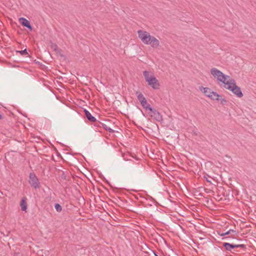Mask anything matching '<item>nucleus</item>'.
<instances>
[{
	"mask_svg": "<svg viewBox=\"0 0 256 256\" xmlns=\"http://www.w3.org/2000/svg\"><path fill=\"white\" fill-rule=\"evenodd\" d=\"M29 182L31 186L34 188H36L40 187L39 180L34 172H30V174Z\"/></svg>",
	"mask_w": 256,
	"mask_h": 256,
	"instance_id": "obj_5",
	"label": "nucleus"
},
{
	"mask_svg": "<svg viewBox=\"0 0 256 256\" xmlns=\"http://www.w3.org/2000/svg\"><path fill=\"white\" fill-rule=\"evenodd\" d=\"M19 22L22 26L27 28L30 30H32V28L30 24V22L24 18H19Z\"/></svg>",
	"mask_w": 256,
	"mask_h": 256,
	"instance_id": "obj_9",
	"label": "nucleus"
},
{
	"mask_svg": "<svg viewBox=\"0 0 256 256\" xmlns=\"http://www.w3.org/2000/svg\"><path fill=\"white\" fill-rule=\"evenodd\" d=\"M124 156V159L125 160H128V158H126V157H124V156Z\"/></svg>",
	"mask_w": 256,
	"mask_h": 256,
	"instance_id": "obj_26",
	"label": "nucleus"
},
{
	"mask_svg": "<svg viewBox=\"0 0 256 256\" xmlns=\"http://www.w3.org/2000/svg\"><path fill=\"white\" fill-rule=\"evenodd\" d=\"M160 41L154 36H152L148 45H150L152 48H158L160 46Z\"/></svg>",
	"mask_w": 256,
	"mask_h": 256,
	"instance_id": "obj_8",
	"label": "nucleus"
},
{
	"mask_svg": "<svg viewBox=\"0 0 256 256\" xmlns=\"http://www.w3.org/2000/svg\"><path fill=\"white\" fill-rule=\"evenodd\" d=\"M219 100H220V103L222 105H224L226 104V100L224 98H221Z\"/></svg>",
	"mask_w": 256,
	"mask_h": 256,
	"instance_id": "obj_22",
	"label": "nucleus"
},
{
	"mask_svg": "<svg viewBox=\"0 0 256 256\" xmlns=\"http://www.w3.org/2000/svg\"><path fill=\"white\" fill-rule=\"evenodd\" d=\"M141 105L146 111H149L152 108L150 105L147 102L146 100L142 103Z\"/></svg>",
	"mask_w": 256,
	"mask_h": 256,
	"instance_id": "obj_17",
	"label": "nucleus"
},
{
	"mask_svg": "<svg viewBox=\"0 0 256 256\" xmlns=\"http://www.w3.org/2000/svg\"><path fill=\"white\" fill-rule=\"evenodd\" d=\"M16 52H18L22 55H26L28 54L26 49L22 50H17Z\"/></svg>",
	"mask_w": 256,
	"mask_h": 256,
	"instance_id": "obj_21",
	"label": "nucleus"
},
{
	"mask_svg": "<svg viewBox=\"0 0 256 256\" xmlns=\"http://www.w3.org/2000/svg\"><path fill=\"white\" fill-rule=\"evenodd\" d=\"M138 38L141 40L142 43L148 45V42L152 36L150 33L145 30H139L138 31Z\"/></svg>",
	"mask_w": 256,
	"mask_h": 256,
	"instance_id": "obj_4",
	"label": "nucleus"
},
{
	"mask_svg": "<svg viewBox=\"0 0 256 256\" xmlns=\"http://www.w3.org/2000/svg\"><path fill=\"white\" fill-rule=\"evenodd\" d=\"M148 114L151 117L158 122H160L162 120V116L160 114V112L152 108L148 111Z\"/></svg>",
	"mask_w": 256,
	"mask_h": 256,
	"instance_id": "obj_7",
	"label": "nucleus"
},
{
	"mask_svg": "<svg viewBox=\"0 0 256 256\" xmlns=\"http://www.w3.org/2000/svg\"><path fill=\"white\" fill-rule=\"evenodd\" d=\"M226 84V86H224V88L231 90L237 97H242L243 94L240 88L236 85V82L233 78L230 79Z\"/></svg>",
	"mask_w": 256,
	"mask_h": 256,
	"instance_id": "obj_3",
	"label": "nucleus"
},
{
	"mask_svg": "<svg viewBox=\"0 0 256 256\" xmlns=\"http://www.w3.org/2000/svg\"><path fill=\"white\" fill-rule=\"evenodd\" d=\"M84 112L86 118L91 122H95L96 126L97 124V122L98 121L96 120V118L93 116L88 110L84 109Z\"/></svg>",
	"mask_w": 256,
	"mask_h": 256,
	"instance_id": "obj_10",
	"label": "nucleus"
},
{
	"mask_svg": "<svg viewBox=\"0 0 256 256\" xmlns=\"http://www.w3.org/2000/svg\"><path fill=\"white\" fill-rule=\"evenodd\" d=\"M210 74L219 82H221L224 86L227 84L230 79L232 78L230 76L225 75L222 72L215 68H211Z\"/></svg>",
	"mask_w": 256,
	"mask_h": 256,
	"instance_id": "obj_2",
	"label": "nucleus"
},
{
	"mask_svg": "<svg viewBox=\"0 0 256 256\" xmlns=\"http://www.w3.org/2000/svg\"><path fill=\"white\" fill-rule=\"evenodd\" d=\"M136 94L137 96V98L139 102H140V104L146 100L143 94H142L141 92H136Z\"/></svg>",
	"mask_w": 256,
	"mask_h": 256,
	"instance_id": "obj_14",
	"label": "nucleus"
},
{
	"mask_svg": "<svg viewBox=\"0 0 256 256\" xmlns=\"http://www.w3.org/2000/svg\"><path fill=\"white\" fill-rule=\"evenodd\" d=\"M138 167L140 168H142V164H138Z\"/></svg>",
	"mask_w": 256,
	"mask_h": 256,
	"instance_id": "obj_23",
	"label": "nucleus"
},
{
	"mask_svg": "<svg viewBox=\"0 0 256 256\" xmlns=\"http://www.w3.org/2000/svg\"><path fill=\"white\" fill-rule=\"evenodd\" d=\"M101 126L103 127V128L106 130V131H108L110 132H114V130H112L106 124L100 122H97V124L96 126Z\"/></svg>",
	"mask_w": 256,
	"mask_h": 256,
	"instance_id": "obj_13",
	"label": "nucleus"
},
{
	"mask_svg": "<svg viewBox=\"0 0 256 256\" xmlns=\"http://www.w3.org/2000/svg\"><path fill=\"white\" fill-rule=\"evenodd\" d=\"M21 210L22 211H26L27 209V204L25 198H22L20 202Z\"/></svg>",
	"mask_w": 256,
	"mask_h": 256,
	"instance_id": "obj_18",
	"label": "nucleus"
},
{
	"mask_svg": "<svg viewBox=\"0 0 256 256\" xmlns=\"http://www.w3.org/2000/svg\"><path fill=\"white\" fill-rule=\"evenodd\" d=\"M206 182H210V183H211V181H210L209 180H208V178L206 179Z\"/></svg>",
	"mask_w": 256,
	"mask_h": 256,
	"instance_id": "obj_24",
	"label": "nucleus"
},
{
	"mask_svg": "<svg viewBox=\"0 0 256 256\" xmlns=\"http://www.w3.org/2000/svg\"><path fill=\"white\" fill-rule=\"evenodd\" d=\"M219 234L222 236H224L228 234H232V236H234L236 234V230H229L227 231L226 232L219 233Z\"/></svg>",
	"mask_w": 256,
	"mask_h": 256,
	"instance_id": "obj_16",
	"label": "nucleus"
},
{
	"mask_svg": "<svg viewBox=\"0 0 256 256\" xmlns=\"http://www.w3.org/2000/svg\"><path fill=\"white\" fill-rule=\"evenodd\" d=\"M223 246L226 250L230 252H232V251L234 249V248H244V244H236L228 242H224L223 244Z\"/></svg>",
	"mask_w": 256,
	"mask_h": 256,
	"instance_id": "obj_6",
	"label": "nucleus"
},
{
	"mask_svg": "<svg viewBox=\"0 0 256 256\" xmlns=\"http://www.w3.org/2000/svg\"><path fill=\"white\" fill-rule=\"evenodd\" d=\"M16 256H19L18 254H17Z\"/></svg>",
	"mask_w": 256,
	"mask_h": 256,
	"instance_id": "obj_27",
	"label": "nucleus"
},
{
	"mask_svg": "<svg viewBox=\"0 0 256 256\" xmlns=\"http://www.w3.org/2000/svg\"><path fill=\"white\" fill-rule=\"evenodd\" d=\"M246 247L244 244V248H234V250L232 252V254H239L244 252L246 250Z\"/></svg>",
	"mask_w": 256,
	"mask_h": 256,
	"instance_id": "obj_12",
	"label": "nucleus"
},
{
	"mask_svg": "<svg viewBox=\"0 0 256 256\" xmlns=\"http://www.w3.org/2000/svg\"><path fill=\"white\" fill-rule=\"evenodd\" d=\"M2 118V116L0 114V120Z\"/></svg>",
	"mask_w": 256,
	"mask_h": 256,
	"instance_id": "obj_25",
	"label": "nucleus"
},
{
	"mask_svg": "<svg viewBox=\"0 0 256 256\" xmlns=\"http://www.w3.org/2000/svg\"><path fill=\"white\" fill-rule=\"evenodd\" d=\"M51 48L54 50L56 53H59L61 51L60 49L57 46L56 44L54 43H52L51 44Z\"/></svg>",
	"mask_w": 256,
	"mask_h": 256,
	"instance_id": "obj_19",
	"label": "nucleus"
},
{
	"mask_svg": "<svg viewBox=\"0 0 256 256\" xmlns=\"http://www.w3.org/2000/svg\"><path fill=\"white\" fill-rule=\"evenodd\" d=\"M143 75L146 82H147L149 86L154 90L160 88V84L152 72L145 70L143 72Z\"/></svg>",
	"mask_w": 256,
	"mask_h": 256,
	"instance_id": "obj_1",
	"label": "nucleus"
},
{
	"mask_svg": "<svg viewBox=\"0 0 256 256\" xmlns=\"http://www.w3.org/2000/svg\"><path fill=\"white\" fill-rule=\"evenodd\" d=\"M199 90L202 92L206 96H207L208 98L210 96V94H211V93L212 92L211 90L209 88H207V87L204 88L202 86L199 87Z\"/></svg>",
	"mask_w": 256,
	"mask_h": 256,
	"instance_id": "obj_11",
	"label": "nucleus"
},
{
	"mask_svg": "<svg viewBox=\"0 0 256 256\" xmlns=\"http://www.w3.org/2000/svg\"><path fill=\"white\" fill-rule=\"evenodd\" d=\"M54 208L58 212H61L62 210V207L59 204H56L54 206Z\"/></svg>",
	"mask_w": 256,
	"mask_h": 256,
	"instance_id": "obj_20",
	"label": "nucleus"
},
{
	"mask_svg": "<svg viewBox=\"0 0 256 256\" xmlns=\"http://www.w3.org/2000/svg\"><path fill=\"white\" fill-rule=\"evenodd\" d=\"M220 95H219L216 92L212 91V92L211 93V94H210L208 98L213 100H220Z\"/></svg>",
	"mask_w": 256,
	"mask_h": 256,
	"instance_id": "obj_15",
	"label": "nucleus"
}]
</instances>
